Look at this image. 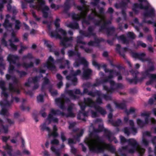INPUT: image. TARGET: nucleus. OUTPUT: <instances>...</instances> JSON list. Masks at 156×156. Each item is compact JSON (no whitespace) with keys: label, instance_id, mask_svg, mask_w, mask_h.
Here are the masks:
<instances>
[{"label":"nucleus","instance_id":"1","mask_svg":"<svg viewBox=\"0 0 156 156\" xmlns=\"http://www.w3.org/2000/svg\"><path fill=\"white\" fill-rule=\"evenodd\" d=\"M72 108V106L69 107L67 111L69 113L67 115L63 113H59V111L57 110H55L53 109H51L50 113L49 114L47 119L45 121V122L41 126V128L43 130H46L48 131V135L50 136L51 135L54 137L58 136V134L55 132L57 130V129L55 126H54L53 127V132L51 133H50V130L49 128L47 126V125L50 123L51 122L54 123L58 122V119L55 117V116L57 115H60L62 116L66 115L67 117H74L75 116L74 114L71 112Z\"/></svg>","mask_w":156,"mask_h":156},{"label":"nucleus","instance_id":"2","mask_svg":"<svg viewBox=\"0 0 156 156\" xmlns=\"http://www.w3.org/2000/svg\"><path fill=\"white\" fill-rule=\"evenodd\" d=\"M85 142L90 151L97 152H100L105 149L110 150L111 147L110 145L106 144L101 141L97 136L93 139L86 138Z\"/></svg>","mask_w":156,"mask_h":156},{"label":"nucleus","instance_id":"3","mask_svg":"<svg viewBox=\"0 0 156 156\" xmlns=\"http://www.w3.org/2000/svg\"><path fill=\"white\" fill-rule=\"evenodd\" d=\"M56 32H49V35L52 37H55L61 40L60 44L61 45L68 47L69 46V43L72 40L71 37L68 38L67 36L66 31L61 28L56 29Z\"/></svg>","mask_w":156,"mask_h":156},{"label":"nucleus","instance_id":"4","mask_svg":"<svg viewBox=\"0 0 156 156\" xmlns=\"http://www.w3.org/2000/svg\"><path fill=\"white\" fill-rule=\"evenodd\" d=\"M129 142V145L127 147H123L124 150H126L129 153H133L137 151L140 154H143L145 150L142 148L138 144L136 140L133 139H130L127 140Z\"/></svg>","mask_w":156,"mask_h":156},{"label":"nucleus","instance_id":"5","mask_svg":"<svg viewBox=\"0 0 156 156\" xmlns=\"http://www.w3.org/2000/svg\"><path fill=\"white\" fill-rule=\"evenodd\" d=\"M80 106L82 110L84 109L85 107V105L88 106L90 107L94 106L95 110L98 112H99L101 114L104 115L106 113L105 112L101 107L97 106L96 104L89 98H87L84 100V105H83L82 104H80Z\"/></svg>","mask_w":156,"mask_h":156},{"label":"nucleus","instance_id":"6","mask_svg":"<svg viewBox=\"0 0 156 156\" xmlns=\"http://www.w3.org/2000/svg\"><path fill=\"white\" fill-rule=\"evenodd\" d=\"M8 61L10 63V66L9 69V73H12L15 71L13 65H14L15 68H18L20 66L19 64H15L16 62L18 60V58L17 56L9 55L7 58Z\"/></svg>","mask_w":156,"mask_h":156},{"label":"nucleus","instance_id":"7","mask_svg":"<svg viewBox=\"0 0 156 156\" xmlns=\"http://www.w3.org/2000/svg\"><path fill=\"white\" fill-rule=\"evenodd\" d=\"M78 9L81 11L80 15H75L73 16V19L76 20H79L81 18H84L86 15L87 12L88 11V7L87 6H83L81 7L80 6H78Z\"/></svg>","mask_w":156,"mask_h":156},{"label":"nucleus","instance_id":"8","mask_svg":"<svg viewBox=\"0 0 156 156\" xmlns=\"http://www.w3.org/2000/svg\"><path fill=\"white\" fill-rule=\"evenodd\" d=\"M40 5L36 7L37 9L39 10H41L43 13V16L45 17L47 16V14L45 11L49 10V8L47 6L44 5V0H37Z\"/></svg>","mask_w":156,"mask_h":156},{"label":"nucleus","instance_id":"9","mask_svg":"<svg viewBox=\"0 0 156 156\" xmlns=\"http://www.w3.org/2000/svg\"><path fill=\"white\" fill-rule=\"evenodd\" d=\"M151 112H144L141 114L142 116H145L146 118L145 119V122H143L139 119H137V123L138 125L140 127H143L145 124L148 123V117L151 114Z\"/></svg>","mask_w":156,"mask_h":156},{"label":"nucleus","instance_id":"10","mask_svg":"<svg viewBox=\"0 0 156 156\" xmlns=\"http://www.w3.org/2000/svg\"><path fill=\"white\" fill-rule=\"evenodd\" d=\"M129 125L131 127L130 130H129V129L127 127L124 128L123 131L125 134H126L127 135H129L130 133V131L134 134H135L137 132V130L136 129L133 127L134 123V122L132 120H130L129 122Z\"/></svg>","mask_w":156,"mask_h":156},{"label":"nucleus","instance_id":"11","mask_svg":"<svg viewBox=\"0 0 156 156\" xmlns=\"http://www.w3.org/2000/svg\"><path fill=\"white\" fill-rule=\"evenodd\" d=\"M81 72L80 70H78L76 71H71V74L69 76L66 77V78L68 80H71L73 82H76L77 79L76 76L80 74Z\"/></svg>","mask_w":156,"mask_h":156},{"label":"nucleus","instance_id":"12","mask_svg":"<svg viewBox=\"0 0 156 156\" xmlns=\"http://www.w3.org/2000/svg\"><path fill=\"white\" fill-rule=\"evenodd\" d=\"M45 66L51 70L55 69L54 59L51 56H50L48 58Z\"/></svg>","mask_w":156,"mask_h":156},{"label":"nucleus","instance_id":"13","mask_svg":"<svg viewBox=\"0 0 156 156\" xmlns=\"http://www.w3.org/2000/svg\"><path fill=\"white\" fill-rule=\"evenodd\" d=\"M150 136L149 132L146 131L143 134L142 144L145 146H147L148 145L149 142L147 140V137Z\"/></svg>","mask_w":156,"mask_h":156},{"label":"nucleus","instance_id":"14","mask_svg":"<svg viewBox=\"0 0 156 156\" xmlns=\"http://www.w3.org/2000/svg\"><path fill=\"white\" fill-rule=\"evenodd\" d=\"M57 62L59 64L62 63V65H60L59 67L61 69L64 68L66 66L69 68V63L68 60H59L57 61Z\"/></svg>","mask_w":156,"mask_h":156},{"label":"nucleus","instance_id":"15","mask_svg":"<svg viewBox=\"0 0 156 156\" xmlns=\"http://www.w3.org/2000/svg\"><path fill=\"white\" fill-rule=\"evenodd\" d=\"M132 55L133 57L138 58L143 61L145 60V55L144 53L138 54L136 53H133Z\"/></svg>","mask_w":156,"mask_h":156},{"label":"nucleus","instance_id":"16","mask_svg":"<svg viewBox=\"0 0 156 156\" xmlns=\"http://www.w3.org/2000/svg\"><path fill=\"white\" fill-rule=\"evenodd\" d=\"M92 13L95 16H97L100 17L101 20V22L105 24L106 23L105 22V17L104 15L101 13L100 14H98V13L94 9H92Z\"/></svg>","mask_w":156,"mask_h":156},{"label":"nucleus","instance_id":"17","mask_svg":"<svg viewBox=\"0 0 156 156\" xmlns=\"http://www.w3.org/2000/svg\"><path fill=\"white\" fill-rule=\"evenodd\" d=\"M10 16L9 15H7L6 16V19L5 20V22L3 24V25L7 29L11 28L12 24L9 23L8 19Z\"/></svg>","mask_w":156,"mask_h":156},{"label":"nucleus","instance_id":"18","mask_svg":"<svg viewBox=\"0 0 156 156\" xmlns=\"http://www.w3.org/2000/svg\"><path fill=\"white\" fill-rule=\"evenodd\" d=\"M78 57L79 58V59L78 61H76L75 62L74 64V66L75 67H77L78 66L79 64H78L77 63L78 62H79L80 63L82 64H87V62L86 60L83 58H80V55L78 54Z\"/></svg>","mask_w":156,"mask_h":156},{"label":"nucleus","instance_id":"19","mask_svg":"<svg viewBox=\"0 0 156 156\" xmlns=\"http://www.w3.org/2000/svg\"><path fill=\"white\" fill-rule=\"evenodd\" d=\"M91 73V71L90 69H87L85 70L83 72V78L84 79L89 78Z\"/></svg>","mask_w":156,"mask_h":156},{"label":"nucleus","instance_id":"20","mask_svg":"<svg viewBox=\"0 0 156 156\" xmlns=\"http://www.w3.org/2000/svg\"><path fill=\"white\" fill-rule=\"evenodd\" d=\"M110 76L108 77L107 81L109 82L111 85H113L115 84L114 82L111 80V78L113 77V75L114 74L115 72L113 71H110L109 72Z\"/></svg>","mask_w":156,"mask_h":156},{"label":"nucleus","instance_id":"21","mask_svg":"<svg viewBox=\"0 0 156 156\" xmlns=\"http://www.w3.org/2000/svg\"><path fill=\"white\" fill-rule=\"evenodd\" d=\"M55 101L57 104L60 105V108H63V105L65 103V102L63 99L60 98H57L55 99Z\"/></svg>","mask_w":156,"mask_h":156},{"label":"nucleus","instance_id":"22","mask_svg":"<svg viewBox=\"0 0 156 156\" xmlns=\"http://www.w3.org/2000/svg\"><path fill=\"white\" fill-rule=\"evenodd\" d=\"M147 76L149 78H150L151 80L150 81L148 82L146 84L147 85H149L152 82L153 80L154 79L156 78V75L153 74H148L147 75Z\"/></svg>","mask_w":156,"mask_h":156},{"label":"nucleus","instance_id":"23","mask_svg":"<svg viewBox=\"0 0 156 156\" xmlns=\"http://www.w3.org/2000/svg\"><path fill=\"white\" fill-rule=\"evenodd\" d=\"M83 42L82 41L80 37H78L77 40V44L75 47V49L77 50V48L79 46L80 47V48H83V45L84 44H83Z\"/></svg>","mask_w":156,"mask_h":156},{"label":"nucleus","instance_id":"24","mask_svg":"<svg viewBox=\"0 0 156 156\" xmlns=\"http://www.w3.org/2000/svg\"><path fill=\"white\" fill-rule=\"evenodd\" d=\"M44 44L48 48L50 52H52V49L53 50V48H52V43L47 40L44 41Z\"/></svg>","mask_w":156,"mask_h":156},{"label":"nucleus","instance_id":"25","mask_svg":"<svg viewBox=\"0 0 156 156\" xmlns=\"http://www.w3.org/2000/svg\"><path fill=\"white\" fill-rule=\"evenodd\" d=\"M4 82L3 81L0 82V87H1L2 90H3V92L2 93V95L4 96L5 97H6L7 96V94L4 92L5 90V88L3 85Z\"/></svg>","mask_w":156,"mask_h":156},{"label":"nucleus","instance_id":"26","mask_svg":"<svg viewBox=\"0 0 156 156\" xmlns=\"http://www.w3.org/2000/svg\"><path fill=\"white\" fill-rule=\"evenodd\" d=\"M154 10L153 9H151L148 12L147 14H145V16L146 17L149 16L150 17H152L154 16Z\"/></svg>","mask_w":156,"mask_h":156},{"label":"nucleus","instance_id":"27","mask_svg":"<svg viewBox=\"0 0 156 156\" xmlns=\"http://www.w3.org/2000/svg\"><path fill=\"white\" fill-rule=\"evenodd\" d=\"M147 7H144L142 5H138L137 4H136L134 5L133 8V11L136 10V9H137L138 8L140 9H146Z\"/></svg>","mask_w":156,"mask_h":156},{"label":"nucleus","instance_id":"28","mask_svg":"<svg viewBox=\"0 0 156 156\" xmlns=\"http://www.w3.org/2000/svg\"><path fill=\"white\" fill-rule=\"evenodd\" d=\"M51 149L53 152L55 154V155L57 156H59L60 155V153L58 151L56 150L55 148L53 147L52 146L51 147Z\"/></svg>","mask_w":156,"mask_h":156},{"label":"nucleus","instance_id":"29","mask_svg":"<svg viewBox=\"0 0 156 156\" xmlns=\"http://www.w3.org/2000/svg\"><path fill=\"white\" fill-rule=\"evenodd\" d=\"M67 26L73 29H77L78 27V26L77 23L75 24H70L67 25Z\"/></svg>","mask_w":156,"mask_h":156},{"label":"nucleus","instance_id":"30","mask_svg":"<svg viewBox=\"0 0 156 156\" xmlns=\"http://www.w3.org/2000/svg\"><path fill=\"white\" fill-rule=\"evenodd\" d=\"M15 23V29L16 30H18L20 29V22L18 20H16Z\"/></svg>","mask_w":156,"mask_h":156},{"label":"nucleus","instance_id":"31","mask_svg":"<svg viewBox=\"0 0 156 156\" xmlns=\"http://www.w3.org/2000/svg\"><path fill=\"white\" fill-rule=\"evenodd\" d=\"M98 40H96L95 42H93L92 41H90L89 42L88 44L89 46H97L98 45Z\"/></svg>","mask_w":156,"mask_h":156},{"label":"nucleus","instance_id":"32","mask_svg":"<svg viewBox=\"0 0 156 156\" xmlns=\"http://www.w3.org/2000/svg\"><path fill=\"white\" fill-rule=\"evenodd\" d=\"M5 35L4 34L3 38L1 40V43L2 45H3L5 46H7V44L6 42L5 39Z\"/></svg>","mask_w":156,"mask_h":156},{"label":"nucleus","instance_id":"33","mask_svg":"<svg viewBox=\"0 0 156 156\" xmlns=\"http://www.w3.org/2000/svg\"><path fill=\"white\" fill-rule=\"evenodd\" d=\"M9 41L10 43V45L11 46V48L13 50H16L17 49V46L13 44L11 40H9Z\"/></svg>","mask_w":156,"mask_h":156},{"label":"nucleus","instance_id":"34","mask_svg":"<svg viewBox=\"0 0 156 156\" xmlns=\"http://www.w3.org/2000/svg\"><path fill=\"white\" fill-rule=\"evenodd\" d=\"M49 91L51 92L52 95L53 96L56 95L57 94V91L54 90V89L52 88L50 89Z\"/></svg>","mask_w":156,"mask_h":156},{"label":"nucleus","instance_id":"35","mask_svg":"<svg viewBox=\"0 0 156 156\" xmlns=\"http://www.w3.org/2000/svg\"><path fill=\"white\" fill-rule=\"evenodd\" d=\"M22 66L25 68H28L32 66H33V63L31 62L28 65H27L26 63H24L23 64Z\"/></svg>","mask_w":156,"mask_h":156},{"label":"nucleus","instance_id":"36","mask_svg":"<svg viewBox=\"0 0 156 156\" xmlns=\"http://www.w3.org/2000/svg\"><path fill=\"white\" fill-rule=\"evenodd\" d=\"M7 113V110L3 108L2 109L1 111L0 112V114L2 115H6Z\"/></svg>","mask_w":156,"mask_h":156},{"label":"nucleus","instance_id":"37","mask_svg":"<svg viewBox=\"0 0 156 156\" xmlns=\"http://www.w3.org/2000/svg\"><path fill=\"white\" fill-rule=\"evenodd\" d=\"M37 101L39 102H42L43 101V97L41 95H39L37 97Z\"/></svg>","mask_w":156,"mask_h":156},{"label":"nucleus","instance_id":"38","mask_svg":"<svg viewBox=\"0 0 156 156\" xmlns=\"http://www.w3.org/2000/svg\"><path fill=\"white\" fill-rule=\"evenodd\" d=\"M5 2V0H0V11L3 7V4Z\"/></svg>","mask_w":156,"mask_h":156},{"label":"nucleus","instance_id":"39","mask_svg":"<svg viewBox=\"0 0 156 156\" xmlns=\"http://www.w3.org/2000/svg\"><path fill=\"white\" fill-rule=\"evenodd\" d=\"M128 36L129 37L133 39L135 37V36L134 34L132 32H129L128 34Z\"/></svg>","mask_w":156,"mask_h":156},{"label":"nucleus","instance_id":"40","mask_svg":"<svg viewBox=\"0 0 156 156\" xmlns=\"http://www.w3.org/2000/svg\"><path fill=\"white\" fill-rule=\"evenodd\" d=\"M51 144L57 145L58 144L59 142L58 140L55 139L51 141Z\"/></svg>","mask_w":156,"mask_h":156},{"label":"nucleus","instance_id":"41","mask_svg":"<svg viewBox=\"0 0 156 156\" xmlns=\"http://www.w3.org/2000/svg\"><path fill=\"white\" fill-rule=\"evenodd\" d=\"M60 20L59 19H57L55 22V24L56 27H58L59 26V22Z\"/></svg>","mask_w":156,"mask_h":156},{"label":"nucleus","instance_id":"42","mask_svg":"<svg viewBox=\"0 0 156 156\" xmlns=\"http://www.w3.org/2000/svg\"><path fill=\"white\" fill-rule=\"evenodd\" d=\"M2 132L4 133H6L8 131V129L7 127H3L2 130Z\"/></svg>","mask_w":156,"mask_h":156},{"label":"nucleus","instance_id":"43","mask_svg":"<svg viewBox=\"0 0 156 156\" xmlns=\"http://www.w3.org/2000/svg\"><path fill=\"white\" fill-rule=\"evenodd\" d=\"M138 44L139 45L141 46L142 47L144 48H145L146 46V44L141 41H139L138 43Z\"/></svg>","mask_w":156,"mask_h":156},{"label":"nucleus","instance_id":"44","mask_svg":"<svg viewBox=\"0 0 156 156\" xmlns=\"http://www.w3.org/2000/svg\"><path fill=\"white\" fill-rule=\"evenodd\" d=\"M39 78L37 77H35L33 79L32 81L34 84H35L39 80Z\"/></svg>","mask_w":156,"mask_h":156},{"label":"nucleus","instance_id":"45","mask_svg":"<svg viewBox=\"0 0 156 156\" xmlns=\"http://www.w3.org/2000/svg\"><path fill=\"white\" fill-rule=\"evenodd\" d=\"M51 7L52 9L56 10L58 9L59 6L58 5L56 6L54 4H52L51 5Z\"/></svg>","mask_w":156,"mask_h":156},{"label":"nucleus","instance_id":"46","mask_svg":"<svg viewBox=\"0 0 156 156\" xmlns=\"http://www.w3.org/2000/svg\"><path fill=\"white\" fill-rule=\"evenodd\" d=\"M120 139L121 140V142L122 143H123L126 141V139L123 136H120Z\"/></svg>","mask_w":156,"mask_h":156},{"label":"nucleus","instance_id":"47","mask_svg":"<svg viewBox=\"0 0 156 156\" xmlns=\"http://www.w3.org/2000/svg\"><path fill=\"white\" fill-rule=\"evenodd\" d=\"M61 138L63 142L66 140V138L63 133H61Z\"/></svg>","mask_w":156,"mask_h":156},{"label":"nucleus","instance_id":"48","mask_svg":"<svg viewBox=\"0 0 156 156\" xmlns=\"http://www.w3.org/2000/svg\"><path fill=\"white\" fill-rule=\"evenodd\" d=\"M4 148L6 150H11V147L10 146H9V145L7 144L4 147Z\"/></svg>","mask_w":156,"mask_h":156},{"label":"nucleus","instance_id":"49","mask_svg":"<svg viewBox=\"0 0 156 156\" xmlns=\"http://www.w3.org/2000/svg\"><path fill=\"white\" fill-rule=\"evenodd\" d=\"M48 82H49V81H48V79L46 78H44V82H43V84L42 85V86H43L45 85L48 83Z\"/></svg>","mask_w":156,"mask_h":156},{"label":"nucleus","instance_id":"50","mask_svg":"<svg viewBox=\"0 0 156 156\" xmlns=\"http://www.w3.org/2000/svg\"><path fill=\"white\" fill-rule=\"evenodd\" d=\"M23 153L26 155H29L30 154V152L27 150H24L23 151Z\"/></svg>","mask_w":156,"mask_h":156},{"label":"nucleus","instance_id":"51","mask_svg":"<svg viewBox=\"0 0 156 156\" xmlns=\"http://www.w3.org/2000/svg\"><path fill=\"white\" fill-rule=\"evenodd\" d=\"M10 137L9 136H3L2 137V139L3 141L6 142L8 140Z\"/></svg>","mask_w":156,"mask_h":156},{"label":"nucleus","instance_id":"52","mask_svg":"<svg viewBox=\"0 0 156 156\" xmlns=\"http://www.w3.org/2000/svg\"><path fill=\"white\" fill-rule=\"evenodd\" d=\"M76 142L72 139H69L68 140V144H69L75 143Z\"/></svg>","mask_w":156,"mask_h":156},{"label":"nucleus","instance_id":"53","mask_svg":"<svg viewBox=\"0 0 156 156\" xmlns=\"http://www.w3.org/2000/svg\"><path fill=\"white\" fill-rule=\"evenodd\" d=\"M28 48V47H27V46H22L21 47V49L19 51V52L20 53H21V51H23V50H24L25 49H27V48Z\"/></svg>","mask_w":156,"mask_h":156},{"label":"nucleus","instance_id":"54","mask_svg":"<svg viewBox=\"0 0 156 156\" xmlns=\"http://www.w3.org/2000/svg\"><path fill=\"white\" fill-rule=\"evenodd\" d=\"M98 0H95L94 3H92V5L94 6H96L98 2Z\"/></svg>","mask_w":156,"mask_h":156},{"label":"nucleus","instance_id":"55","mask_svg":"<svg viewBox=\"0 0 156 156\" xmlns=\"http://www.w3.org/2000/svg\"><path fill=\"white\" fill-rule=\"evenodd\" d=\"M92 114V116L93 117H96L97 115V113L96 112H91Z\"/></svg>","mask_w":156,"mask_h":156},{"label":"nucleus","instance_id":"56","mask_svg":"<svg viewBox=\"0 0 156 156\" xmlns=\"http://www.w3.org/2000/svg\"><path fill=\"white\" fill-rule=\"evenodd\" d=\"M131 73H132V75H133V76H134L135 75H136L137 73H138V72L137 71H135V72L133 70H132L131 71Z\"/></svg>","mask_w":156,"mask_h":156},{"label":"nucleus","instance_id":"57","mask_svg":"<svg viewBox=\"0 0 156 156\" xmlns=\"http://www.w3.org/2000/svg\"><path fill=\"white\" fill-rule=\"evenodd\" d=\"M32 57V55L31 54H28L27 56H25L23 57V59H25L26 58H30Z\"/></svg>","mask_w":156,"mask_h":156},{"label":"nucleus","instance_id":"58","mask_svg":"<svg viewBox=\"0 0 156 156\" xmlns=\"http://www.w3.org/2000/svg\"><path fill=\"white\" fill-rule=\"evenodd\" d=\"M56 76L57 78L59 80H61L62 79V76L59 74H57L56 75Z\"/></svg>","mask_w":156,"mask_h":156},{"label":"nucleus","instance_id":"59","mask_svg":"<svg viewBox=\"0 0 156 156\" xmlns=\"http://www.w3.org/2000/svg\"><path fill=\"white\" fill-rule=\"evenodd\" d=\"M28 37V35L27 34H24L23 35V39L25 40H27Z\"/></svg>","mask_w":156,"mask_h":156},{"label":"nucleus","instance_id":"60","mask_svg":"<svg viewBox=\"0 0 156 156\" xmlns=\"http://www.w3.org/2000/svg\"><path fill=\"white\" fill-rule=\"evenodd\" d=\"M62 85V81H60L57 84V87L58 88H60V87Z\"/></svg>","mask_w":156,"mask_h":156},{"label":"nucleus","instance_id":"61","mask_svg":"<svg viewBox=\"0 0 156 156\" xmlns=\"http://www.w3.org/2000/svg\"><path fill=\"white\" fill-rule=\"evenodd\" d=\"M140 2H144L146 5L148 4V2L146 0H139Z\"/></svg>","mask_w":156,"mask_h":156},{"label":"nucleus","instance_id":"62","mask_svg":"<svg viewBox=\"0 0 156 156\" xmlns=\"http://www.w3.org/2000/svg\"><path fill=\"white\" fill-rule=\"evenodd\" d=\"M76 124L75 123H73L70 124V125L69 126V128L70 129L73 127Z\"/></svg>","mask_w":156,"mask_h":156},{"label":"nucleus","instance_id":"63","mask_svg":"<svg viewBox=\"0 0 156 156\" xmlns=\"http://www.w3.org/2000/svg\"><path fill=\"white\" fill-rule=\"evenodd\" d=\"M120 38L121 40L123 41H124L125 42V38L124 36V35H122L120 36Z\"/></svg>","mask_w":156,"mask_h":156},{"label":"nucleus","instance_id":"64","mask_svg":"<svg viewBox=\"0 0 156 156\" xmlns=\"http://www.w3.org/2000/svg\"><path fill=\"white\" fill-rule=\"evenodd\" d=\"M74 54V52L72 51H69L68 52V55L69 56H71L73 55Z\"/></svg>","mask_w":156,"mask_h":156}]
</instances>
